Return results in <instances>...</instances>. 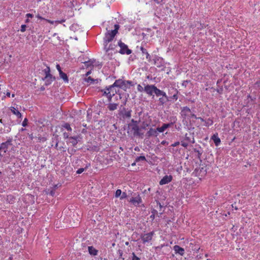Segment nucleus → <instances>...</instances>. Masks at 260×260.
Masks as SVG:
<instances>
[{
    "instance_id": "1",
    "label": "nucleus",
    "mask_w": 260,
    "mask_h": 260,
    "mask_svg": "<svg viewBox=\"0 0 260 260\" xmlns=\"http://www.w3.org/2000/svg\"><path fill=\"white\" fill-rule=\"evenodd\" d=\"M156 96L159 97L158 99V105L164 106V104L169 101V98L166 92L160 89L156 94Z\"/></svg>"
},
{
    "instance_id": "2",
    "label": "nucleus",
    "mask_w": 260,
    "mask_h": 260,
    "mask_svg": "<svg viewBox=\"0 0 260 260\" xmlns=\"http://www.w3.org/2000/svg\"><path fill=\"white\" fill-rule=\"evenodd\" d=\"M144 86V92L149 96L154 97V93L156 95L159 89L157 88L154 85H145L143 83Z\"/></svg>"
},
{
    "instance_id": "3",
    "label": "nucleus",
    "mask_w": 260,
    "mask_h": 260,
    "mask_svg": "<svg viewBox=\"0 0 260 260\" xmlns=\"http://www.w3.org/2000/svg\"><path fill=\"white\" fill-rule=\"evenodd\" d=\"M118 45L120 48L119 52L121 54H127L129 55L132 53V51L131 49H128L127 45L122 42L121 41H119L118 42Z\"/></svg>"
},
{
    "instance_id": "4",
    "label": "nucleus",
    "mask_w": 260,
    "mask_h": 260,
    "mask_svg": "<svg viewBox=\"0 0 260 260\" xmlns=\"http://www.w3.org/2000/svg\"><path fill=\"white\" fill-rule=\"evenodd\" d=\"M131 110H128L127 109H126L124 107H123L122 109H120L119 110V114L124 119L126 118H130L131 117Z\"/></svg>"
},
{
    "instance_id": "5",
    "label": "nucleus",
    "mask_w": 260,
    "mask_h": 260,
    "mask_svg": "<svg viewBox=\"0 0 260 260\" xmlns=\"http://www.w3.org/2000/svg\"><path fill=\"white\" fill-rule=\"evenodd\" d=\"M116 34L114 33L111 30L108 31L105 35L104 38V44H108L111 42Z\"/></svg>"
},
{
    "instance_id": "6",
    "label": "nucleus",
    "mask_w": 260,
    "mask_h": 260,
    "mask_svg": "<svg viewBox=\"0 0 260 260\" xmlns=\"http://www.w3.org/2000/svg\"><path fill=\"white\" fill-rule=\"evenodd\" d=\"M154 234V232L153 231H152L148 233L141 234L140 237L141 239L143 241V243L149 242L152 240V237L153 236Z\"/></svg>"
},
{
    "instance_id": "7",
    "label": "nucleus",
    "mask_w": 260,
    "mask_h": 260,
    "mask_svg": "<svg viewBox=\"0 0 260 260\" xmlns=\"http://www.w3.org/2000/svg\"><path fill=\"white\" fill-rule=\"evenodd\" d=\"M80 139L81 137L80 135L73 137L71 136L68 141H67V143L68 144H71L73 146L75 147L80 141Z\"/></svg>"
},
{
    "instance_id": "8",
    "label": "nucleus",
    "mask_w": 260,
    "mask_h": 260,
    "mask_svg": "<svg viewBox=\"0 0 260 260\" xmlns=\"http://www.w3.org/2000/svg\"><path fill=\"white\" fill-rule=\"evenodd\" d=\"M131 204L135 206H139V205L142 202V199L139 195H137L135 197H132L129 201Z\"/></svg>"
},
{
    "instance_id": "9",
    "label": "nucleus",
    "mask_w": 260,
    "mask_h": 260,
    "mask_svg": "<svg viewBox=\"0 0 260 260\" xmlns=\"http://www.w3.org/2000/svg\"><path fill=\"white\" fill-rule=\"evenodd\" d=\"M173 179L172 175H165L159 181V184L165 185L170 183Z\"/></svg>"
},
{
    "instance_id": "10",
    "label": "nucleus",
    "mask_w": 260,
    "mask_h": 260,
    "mask_svg": "<svg viewBox=\"0 0 260 260\" xmlns=\"http://www.w3.org/2000/svg\"><path fill=\"white\" fill-rule=\"evenodd\" d=\"M158 131L156 129L150 128L149 130L146 133V137L147 138H149L151 137H157L158 135Z\"/></svg>"
},
{
    "instance_id": "11",
    "label": "nucleus",
    "mask_w": 260,
    "mask_h": 260,
    "mask_svg": "<svg viewBox=\"0 0 260 260\" xmlns=\"http://www.w3.org/2000/svg\"><path fill=\"white\" fill-rule=\"evenodd\" d=\"M154 63L157 68H162L164 67V61L163 59L159 57H155L154 59Z\"/></svg>"
},
{
    "instance_id": "12",
    "label": "nucleus",
    "mask_w": 260,
    "mask_h": 260,
    "mask_svg": "<svg viewBox=\"0 0 260 260\" xmlns=\"http://www.w3.org/2000/svg\"><path fill=\"white\" fill-rule=\"evenodd\" d=\"M107 90L110 92L112 97L114 96L116 93H118L119 91V89L116 86H113V84L108 86Z\"/></svg>"
},
{
    "instance_id": "13",
    "label": "nucleus",
    "mask_w": 260,
    "mask_h": 260,
    "mask_svg": "<svg viewBox=\"0 0 260 260\" xmlns=\"http://www.w3.org/2000/svg\"><path fill=\"white\" fill-rule=\"evenodd\" d=\"M132 130L134 131V135L135 136H137L139 137H141L143 135L142 133L140 132V128L139 127V126L136 124H133L132 125Z\"/></svg>"
},
{
    "instance_id": "14",
    "label": "nucleus",
    "mask_w": 260,
    "mask_h": 260,
    "mask_svg": "<svg viewBox=\"0 0 260 260\" xmlns=\"http://www.w3.org/2000/svg\"><path fill=\"white\" fill-rule=\"evenodd\" d=\"M190 112L191 110L189 107L187 106L183 107L181 108L180 114L182 117L185 118L188 115V113Z\"/></svg>"
},
{
    "instance_id": "15",
    "label": "nucleus",
    "mask_w": 260,
    "mask_h": 260,
    "mask_svg": "<svg viewBox=\"0 0 260 260\" xmlns=\"http://www.w3.org/2000/svg\"><path fill=\"white\" fill-rule=\"evenodd\" d=\"M194 172L197 175L201 177H203L206 174V170L203 167L196 169Z\"/></svg>"
},
{
    "instance_id": "16",
    "label": "nucleus",
    "mask_w": 260,
    "mask_h": 260,
    "mask_svg": "<svg viewBox=\"0 0 260 260\" xmlns=\"http://www.w3.org/2000/svg\"><path fill=\"white\" fill-rule=\"evenodd\" d=\"M173 125L172 123H164L161 127L157 128V130L159 133L164 132L167 128L172 126Z\"/></svg>"
},
{
    "instance_id": "17",
    "label": "nucleus",
    "mask_w": 260,
    "mask_h": 260,
    "mask_svg": "<svg viewBox=\"0 0 260 260\" xmlns=\"http://www.w3.org/2000/svg\"><path fill=\"white\" fill-rule=\"evenodd\" d=\"M173 249L176 254H179L181 256L183 255L184 254V249L178 245H175L173 247Z\"/></svg>"
},
{
    "instance_id": "18",
    "label": "nucleus",
    "mask_w": 260,
    "mask_h": 260,
    "mask_svg": "<svg viewBox=\"0 0 260 260\" xmlns=\"http://www.w3.org/2000/svg\"><path fill=\"white\" fill-rule=\"evenodd\" d=\"M107 87L108 86H107L105 89L102 90L101 91L103 92V95L106 96L108 98V101L111 102L112 97L109 90H107Z\"/></svg>"
},
{
    "instance_id": "19",
    "label": "nucleus",
    "mask_w": 260,
    "mask_h": 260,
    "mask_svg": "<svg viewBox=\"0 0 260 260\" xmlns=\"http://www.w3.org/2000/svg\"><path fill=\"white\" fill-rule=\"evenodd\" d=\"M132 81L124 80V83H123L122 86L120 88L124 91H126L127 89L129 88V87L132 85Z\"/></svg>"
},
{
    "instance_id": "20",
    "label": "nucleus",
    "mask_w": 260,
    "mask_h": 260,
    "mask_svg": "<svg viewBox=\"0 0 260 260\" xmlns=\"http://www.w3.org/2000/svg\"><path fill=\"white\" fill-rule=\"evenodd\" d=\"M104 50L106 52H108L109 50H112L115 49L116 47V45L110 44L108 45V44H104Z\"/></svg>"
},
{
    "instance_id": "21",
    "label": "nucleus",
    "mask_w": 260,
    "mask_h": 260,
    "mask_svg": "<svg viewBox=\"0 0 260 260\" xmlns=\"http://www.w3.org/2000/svg\"><path fill=\"white\" fill-rule=\"evenodd\" d=\"M124 80L120 79L116 80L113 84V86H116L118 89H119L121 87L123 83H124Z\"/></svg>"
},
{
    "instance_id": "22",
    "label": "nucleus",
    "mask_w": 260,
    "mask_h": 260,
    "mask_svg": "<svg viewBox=\"0 0 260 260\" xmlns=\"http://www.w3.org/2000/svg\"><path fill=\"white\" fill-rule=\"evenodd\" d=\"M211 139L214 141L215 145L216 146H218L221 142L220 139L218 137L217 134L213 135L211 137Z\"/></svg>"
},
{
    "instance_id": "23",
    "label": "nucleus",
    "mask_w": 260,
    "mask_h": 260,
    "mask_svg": "<svg viewBox=\"0 0 260 260\" xmlns=\"http://www.w3.org/2000/svg\"><path fill=\"white\" fill-rule=\"evenodd\" d=\"M10 110L13 114L15 115L18 118H21L22 114L18 110H16L14 107H13L10 108Z\"/></svg>"
},
{
    "instance_id": "24",
    "label": "nucleus",
    "mask_w": 260,
    "mask_h": 260,
    "mask_svg": "<svg viewBox=\"0 0 260 260\" xmlns=\"http://www.w3.org/2000/svg\"><path fill=\"white\" fill-rule=\"evenodd\" d=\"M140 50L142 51V53H143V54L146 55V57L147 60L149 62H150L151 60V56L149 55V54L148 53L147 50L145 48H144L143 47H141Z\"/></svg>"
},
{
    "instance_id": "25",
    "label": "nucleus",
    "mask_w": 260,
    "mask_h": 260,
    "mask_svg": "<svg viewBox=\"0 0 260 260\" xmlns=\"http://www.w3.org/2000/svg\"><path fill=\"white\" fill-rule=\"evenodd\" d=\"M118 105V103H109L108 105V108L110 111H114L117 109Z\"/></svg>"
},
{
    "instance_id": "26",
    "label": "nucleus",
    "mask_w": 260,
    "mask_h": 260,
    "mask_svg": "<svg viewBox=\"0 0 260 260\" xmlns=\"http://www.w3.org/2000/svg\"><path fill=\"white\" fill-rule=\"evenodd\" d=\"M45 82L46 85H49L55 80V77H53L52 75L47 79H45V77L43 79Z\"/></svg>"
},
{
    "instance_id": "27",
    "label": "nucleus",
    "mask_w": 260,
    "mask_h": 260,
    "mask_svg": "<svg viewBox=\"0 0 260 260\" xmlns=\"http://www.w3.org/2000/svg\"><path fill=\"white\" fill-rule=\"evenodd\" d=\"M88 249L89 253L90 255L95 256L98 254V251L93 246H88Z\"/></svg>"
},
{
    "instance_id": "28",
    "label": "nucleus",
    "mask_w": 260,
    "mask_h": 260,
    "mask_svg": "<svg viewBox=\"0 0 260 260\" xmlns=\"http://www.w3.org/2000/svg\"><path fill=\"white\" fill-rule=\"evenodd\" d=\"M43 72L44 73L45 76V79H47L48 77L50 76V68L48 66L46 67V68L43 70Z\"/></svg>"
},
{
    "instance_id": "29",
    "label": "nucleus",
    "mask_w": 260,
    "mask_h": 260,
    "mask_svg": "<svg viewBox=\"0 0 260 260\" xmlns=\"http://www.w3.org/2000/svg\"><path fill=\"white\" fill-rule=\"evenodd\" d=\"M59 76L65 82H68V77L66 73H63V72H60Z\"/></svg>"
},
{
    "instance_id": "30",
    "label": "nucleus",
    "mask_w": 260,
    "mask_h": 260,
    "mask_svg": "<svg viewBox=\"0 0 260 260\" xmlns=\"http://www.w3.org/2000/svg\"><path fill=\"white\" fill-rule=\"evenodd\" d=\"M90 166V163L86 164L85 168H80V169H79L77 171V172H76L77 174H79L82 173L84 171L86 170Z\"/></svg>"
},
{
    "instance_id": "31",
    "label": "nucleus",
    "mask_w": 260,
    "mask_h": 260,
    "mask_svg": "<svg viewBox=\"0 0 260 260\" xmlns=\"http://www.w3.org/2000/svg\"><path fill=\"white\" fill-rule=\"evenodd\" d=\"M8 148V146L6 145L5 143H2L0 146V151L5 153L7 152Z\"/></svg>"
},
{
    "instance_id": "32",
    "label": "nucleus",
    "mask_w": 260,
    "mask_h": 260,
    "mask_svg": "<svg viewBox=\"0 0 260 260\" xmlns=\"http://www.w3.org/2000/svg\"><path fill=\"white\" fill-rule=\"evenodd\" d=\"M53 136H54V139L55 140V141H56L55 146V148L56 149L61 150V148H62V147H58V143H59V141L58 140V136L57 135H53Z\"/></svg>"
},
{
    "instance_id": "33",
    "label": "nucleus",
    "mask_w": 260,
    "mask_h": 260,
    "mask_svg": "<svg viewBox=\"0 0 260 260\" xmlns=\"http://www.w3.org/2000/svg\"><path fill=\"white\" fill-rule=\"evenodd\" d=\"M62 127L66 128L69 132H72V128L71 127V125L69 123H64L62 125Z\"/></svg>"
},
{
    "instance_id": "34",
    "label": "nucleus",
    "mask_w": 260,
    "mask_h": 260,
    "mask_svg": "<svg viewBox=\"0 0 260 260\" xmlns=\"http://www.w3.org/2000/svg\"><path fill=\"white\" fill-rule=\"evenodd\" d=\"M185 140L188 142L194 143V138L192 137V138H190V137L188 136L187 134H186L185 136Z\"/></svg>"
},
{
    "instance_id": "35",
    "label": "nucleus",
    "mask_w": 260,
    "mask_h": 260,
    "mask_svg": "<svg viewBox=\"0 0 260 260\" xmlns=\"http://www.w3.org/2000/svg\"><path fill=\"white\" fill-rule=\"evenodd\" d=\"M146 159L144 156H140L137 157L135 159V162H139L140 161H146Z\"/></svg>"
},
{
    "instance_id": "36",
    "label": "nucleus",
    "mask_w": 260,
    "mask_h": 260,
    "mask_svg": "<svg viewBox=\"0 0 260 260\" xmlns=\"http://www.w3.org/2000/svg\"><path fill=\"white\" fill-rule=\"evenodd\" d=\"M149 125V123L147 121H143L141 128L142 129H146Z\"/></svg>"
},
{
    "instance_id": "37",
    "label": "nucleus",
    "mask_w": 260,
    "mask_h": 260,
    "mask_svg": "<svg viewBox=\"0 0 260 260\" xmlns=\"http://www.w3.org/2000/svg\"><path fill=\"white\" fill-rule=\"evenodd\" d=\"M85 81L90 84L93 83V82H94V80L90 77H88L86 78H85Z\"/></svg>"
},
{
    "instance_id": "38",
    "label": "nucleus",
    "mask_w": 260,
    "mask_h": 260,
    "mask_svg": "<svg viewBox=\"0 0 260 260\" xmlns=\"http://www.w3.org/2000/svg\"><path fill=\"white\" fill-rule=\"evenodd\" d=\"M122 191L120 189H117L115 194V197L116 198H120L121 194Z\"/></svg>"
},
{
    "instance_id": "39",
    "label": "nucleus",
    "mask_w": 260,
    "mask_h": 260,
    "mask_svg": "<svg viewBox=\"0 0 260 260\" xmlns=\"http://www.w3.org/2000/svg\"><path fill=\"white\" fill-rule=\"evenodd\" d=\"M193 151L197 153V157L198 158L200 159L201 155L202 154V151L197 150V149H194Z\"/></svg>"
},
{
    "instance_id": "40",
    "label": "nucleus",
    "mask_w": 260,
    "mask_h": 260,
    "mask_svg": "<svg viewBox=\"0 0 260 260\" xmlns=\"http://www.w3.org/2000/svg\"><path fill=\"white\" fill-rule=\"evenodd\" d=\"M12 138H9V139L7 140V141L5 142H4L3 143H5L6 145H7L8 147L9 146L12 145Z\"/></svg>"
},
{
    "instance_id": "41",
    "label": "nucleus",
    "mask_w": 260,
    "mask_h": 260,
    "mask_svg": "<svg viewBox=\"0 0 260 260\" xmlns=\"http://www.w3.org/2000/svg\"><path fill=\"white\" fill-rule=\"evenodd\" d=\"M119 28V25L118 24H115L114 25V29L112 30L111 31H113L114 33L116 34L118 32V30Z\"/></svg>"
},
{
    "instance_id": "42",
    "label": "nucleus",
    "mask_w": 260,
    "mask_h": 260,
    "mask_svg": "<svg viewBox=\"0 0 260 260\" xmlns=\"http://www.w3.org/2000/svg\"><path fill=\"white\" fill-rule=\"evenodd\" d=\"M88 150H93V151H99V149L97 146H90L88 148H87Z\"/></svg>"
},
{
    "instance_id": "43",
    "label": "nucleus",
    "mask_w": 260,
    "mask_h": 260,
    "mask_svg": "<svg viewBox=\"0 0 260 260\" xmlns=\"http://www.w3.org/2000/svg\"><path fill=\"white\" fill-rule=\"evenodd\" d=\"M213 123V121L212 120L210 119H208L207 121H205V125L206 126H209L210 125H212Z\"/></svg>"
},
{
    "instance_id": "44",
    "label": "nucleus",
    "mask_w": 260,
    "mask_h": 260,
    "mask_svg": "<svg viewBox=\"0 0 260 260\" xmlns=\"http://www.w3.org/2000/svg\"><path fill=\"white\" fill-rule=\"evenodd\" d=\"M177 120V118L176 116L171 117H170V121H171L170 123H172L173 125L174 123H175L176 122Z\"/></svg>"
},
{
    "instance_id": "45",
    "label": "nucleus",
    "mask_w": 260,
    "mask_h": 260,
    "mask_svg": "<svg viewBox=\"0 0 260 260\" xmlns=\"http://www.w3.org/2000/svg\"><path fill=\"white\" fill-rule=\"evenodd\" d=\"M137 90L139 92L144 91V87H143L140 84L137 86Z\"/></svg>"
},
{
    "instance_id": "46",
    "label": "nucleus",
    "mask_w": 260,
    "mask_h": 260,
    "mask_svg": "<svg viewBox=\"0 0 260 260\" xmlns=\"http://www.w3.org/2000/svg\"><path fill=\"white\" fill-rule=\"evenodd\" d=\"M131 260H140V258L138 257L134 252L132 253V258Z\"/></svg>"
},
{
    "instance_id": "47",
    "label": "nucleus",
    "mask_w": 260,
    "mask_h": 260,
    "mask_svg": "<svg viewBox=\"0 0 260 260\" xmlns=\"http://www.w3.org/2000/svg\"><path fill=\"white\" fill-rule=\"evenodd\" d=\"M127 197V196L126 192H123L121 193V196L120 197V200H123L124 199L126 198Z\"/></svg>"
},
{
    "instance_id": "48",
    "label": "nucleus",
    "mask_w": 260,
    "mask_h": 260,
    "mask_svg": "<svg viewBox=\"0 0 260 260\" xmlns=\"http://www.w3.org/2000/svg\"><path fill=\"white\" fill-rule=\"evenodd\" d=\"M63 136L64 139H68L69 140L70 137L69 133L66 132L63 133Z\"/></svg>"
},
{
    "instance_id": "49",
    "label": "nucleus",
    "mask_w": 260,
    "mask_h": 260,
    "mask_svg": "<svg viewBox=\"0 0 260 260\" xmlns=\"http://www.w3.org/2000/svg\"><path fill=\"white\" fill-rule=\"evenodd\" d=\"M47 194L53 197L55 195V190L52 189L50 191L48 190Z\"/></svg>"
},
{
    "instance_id": "50",
    "label": "nucleus",
    "mask_w": 260,
    "mask_h": 260,
    "mask_svg": "<svg viewBox=\"0 0 260 260\" xmlns=\"http://www.w3.org/2000/svg\"><path fill=\"white\" fill-rule=\"evenodd\" d=\"M27 122H28V120L26 118H25L22 123V125L23 127H25L27 125Z\"/></svg>"
},
{
    "instance_id": "51",
    "label": "nucleus",
    "mask_w": 260,
    "mask_h": 260,
    "mask_svg": "<svg viewBox=\"0 0 260 260\" xmlns=\"http://www.w3.org/2000/svg\"><path fill=\"white\" fill-rule=\"evenodd\" d=\"M26 25L25 24H23L21 26L20 31L21 32H24L26 30Z\"/></svg>"
},
{
    "instance_id": "52",
    "label": "nucleus",
    "mask_w": 260,
    "mask_h": 260,
    "mask_svg": "<svg viewBox=\"0 0 260 260\" xmlns=\"http://www.w3.org/2000/svg\"><path fill=\"white\" fill-rule=\"evenodd\" d=\"M189 82V81H188V80H184L182 82V85L183 86L186 87Z\"/></svg>"
},
{
    "instance_id": "53",
    "label": "nucleus",
    "mask_w": 260,
    "mask_h": 260,
    "mask_svg": "<svg viewBox=\"0 0 260 260\" xmlns=\"http://www.w3.org/2000/svg\"><path fill=\"white\" fill-rule=\"evenodd\" d=\"M175 127L178 131H180L181 129V124L180 123H179L178 124H176Z\"/></svg>"
},
{
    "instance_id": "54",
    "label": "nucleus",
    "mask_w": 260,
    "mask_h": 260,
    "mask_svg": "<svg viewBox=\"0 0 260 260\" xmlns=\"http://www.w3.org/2000/svg\"><path fill=\"white\" fill-rule=\"evenodd\" d=\"M181 145H182L183 147H185V148H186V147L188 146V143H187V142H184V141H183H183H182V142H181Z\"/></svg>"
},
{
    "instance_id": "55",
    "label": "nucleus",
    "mask_w": 260,
    "mask_h": 260,
    "mask_svg": "<svg viewBox=\"0 0 260 260\" xmlns=\"http://www.w3.org/2000/svg\"><path fill=\"white\" fill-rule=\"evenodd\" d=\"M178 91H176V93L174 94L172 98L174 100H177L178 99V95H177Z\"/></svg>"
},
{
    "instance_id": "56",
    "label": "nucleus",
    "mask_w": 260,
    "mask_h": 260,
    "mask_svg": "<svg viewBox=\"0 0 260 260\" xmlns=\"http://www.w3.org/2000/svg\"><path fill=\"white\" fill-rule=\"evenodd\" d=\"M115 99L116 101H118V100H120L121 99V95L120 94H118L115 97Z\"/></svg>"
},
{
    "instance_id": "57",
    "label": "nucleus",
    "mask_w": 260,
    "mask_h": 260,
    "mask_svg": "<svg viewBox=\"0 0 260 260\" xmlns=\"http://www.w3.org/2000/svg\"><path fill=\"white\" fill-rule=\"evenodd\" d=\"M180 143L179 142H176L171 145L172 147H176L179 145Z\"/></svg>"
},
{
    "instance_id": "58",
    "label": "nucleus",
    "mask_w": 260,
    "mask_h": 260,
    "mask_svg": "<svg viewBox=\"0 0 260 260\" xmlns=\"http://www.w3.org/2000/svg\"><path fill=\"white\" fill-rule=\"evenodd\" d=\"M216 91L219 93L221 94L222 93V91H223V88L221 87V88H220L219 89H216Z\"/></svg>"
},
{
    "instance_id": "59",
    "label": "nucleus",
    "mask_w": 260,
    "mask_h": 260,
    "mask_svg": "<svg viewBox=\"0 0 260 260\" xmlns=\"http://www.w3.org/2000/svg\"><path fill=\"white\" fill-rule=\"evenodd\" d=\"M56 67L57 70L59 72V73H60V72H62L61 71V68H60V66L59 64H57Z\"/></svg>"
},
{
    "instance_id": "60",
    "label": "nucleus",
    "mask_w": 260,
    "mask_h": 260,
    "mask_svg": "<svg viewBox=\"0 0 260 260\" xmlns=\"http://www.w3.org/2000/svg\"><path fill=\"white\" fill-rule=\"evenodd\" d=\"M33 16V15L30 13H27L26 14V17H27V18H32Z\"/></svg>"
},
{
    "instance_id": "61",
    "label": "nucleus",
    "mask_w": 260,
    "mask_h": 260,
    "mask_svg": "<svg viewBox=\"0 0 260 260\" xmlns=\"http://www.w3.org/2000/svg\"><path fill=\"white\" fill-rule=\"evenodd\" d=\"M255 85L258 88H260V80L255 82Z\"/></svg>"
},
{
    "instance_id": "62",
    "label": "nucleus",
    "mask_w": 260,
    "mask_h": 260,
    "mask_svg": "<svg viewBox=\"0 0 260 260\" xmlns=\"http://www.w3.org/2000/svg\"><path fill=\"white\" fill-rule=\"evenodd\" d=\"M132 122L133 123V124H136L137 125H138V121H136V120H135L134 119H132L131 120Z\"/></svg>"
},
{
    "instance_id": "63",
    "label": "nucleus",
    "mask_w": 260,
    "mask_h": 260,
    "mask_svg": "<svg viewBox=\"0 0 260 260\" xmlns=\"http://www.w3.org/2000/svg\"><path fill=\"white\" fill-rule=\"evenodd\" d=\"M36 17L39 19H41V20H46V19L44 18L43 17H42V16H41L39 14H38Z\"/></svg>"
},
{
    "instance_id": "64",
    "label": "nucleus",
    "mask_w": 260,
    "mask_h": 260,
    "mask_svg": "<svg viewBox=\"0 0 260 260\" xmlns=\"http://www.w3.org/2000/svg\"><path fill=\"white\" fill-rule=\"evenodd\" d=\"M11 128L10 127V124H9V126L6 129V133H9L11 131Z\"/></svg>"
}]
</instances>
